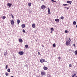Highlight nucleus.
<instances>
[{"mask_svg":"<svg viewBox=\"0 0 77 77\" xmlns=\"http://www.w3.org/2000/svg\"><path fill=\"white\" fill-rule=\"evenodd\" d=\"M70 44V41L67 40L66 42V45H69Z\"/></svg>","mask_w":77,"mask_h":77,"instance_id":"f257e3e1","label":"nucleus"},{"mask_svg":"<svg viewBox=\"0 0 77 77\" xmlns=\"http://www.w3.org/2000/svg\"><path fill=\"white\" fill-rule=\"evenodd\" d=\"M40 62L41 63H43V62H45V59H40Z\"/></svg>","mask_w":77,"mask_h":77,"instance_id":"f03ea898","label":"nucleus"},{"mask_svg":"<svg viewBox=\"0 0 77 77\" xmlns=\"http://www.w3.org/2000/svg\"><path fill=\"white\" fill-rule=\"evenodd\" d=\"M11 25H14L15 24V22H14V20H11Z\"/></svg>","mask_w":77,"mask_h":77,"instance_id":"7ed1b4c3","label":"nucleus"},{"mask_svg":"<svg viewBox=\"0 0 77 77\" xmlns=\"http://www.w3.org/2000/svg\"><path fill=\"white\" fill-rule=\"evenodd\" d=\"M18 53L20 55H23L24 54V52L23 51H19Z\"/></svg>","mask_w":77,"mask_h":77,"instance_id":"20e7f679","label":"nucleus"},{"mask_svg":"<svg viewBox=\"0 0 77 77\" xmlns=\"http://www.w3.org/2000/svg\"><path fill=\"white\" fill-rule=\"evenodd\" d=\"M45 8H46L45 6L44 5H42L41 6V8L42 9H45Z\"/></svg>","mask_w":77,"mask_h":77,"instance_id":"39448f33","label":"nucleus"},{"mask_svg":"<svg viewBox=\"0 0 77 77\" xmlns=\"http://www.w3.org/2000/svg\"><path fill=\"white\" fill-rule=\"evenodd\" d=\"M41 74L42 75H44L45 74V72H41Z\"/></svg>","mask_w":77,"mask_h":77,"instance_id":"423d86ee","label":"nucleus"},{"mask_svg":"<svg viewBox=\"0 0 77 77\" xmlns=\"http://www.w3.org/2000/svg\"><path fill=\"white\" fill-rule=\"evenodd\" d=\"M48 14H51V13L50 12V8H48Z\"/></svg>","mask_w":77,"mask_h":77,"instance_id":"0eeeda50","label":"nucleus"},{"mask_svg":"<svg viewBox=\"0 0 77 77\" xmlns=\"http://www.w3.org/2000/svg\"><path fill=\"white\" fill-rule=\"evenodd\" d=\"M12 4L11 3H8L7 4V6H9V7L10 8L11 7V6H12Z\"/></svg>","mask_w":77,"mask_h":77,"instance_id":"6e6552de","label":"nucleus"},{"mask_svg":"<svg viewBox=\"0 0 77 77\" xmlns=\"http://www.w3.org/2000/svg\"><path fill=\"white\" fill-rule=\"evenodd\" d=\"M43 69H44V70H47L48 69V67L44 66L43 67Z\"/></svg>","mask_w":77,"mask_h":77,"instance_id":"1a4fd4ad","label":"nucleus"},{"mask_svg":"<svg viewBox=\"0 0 77 77\" xmlns=\"http://www.w3.org/2000/svg\"><path fill=\"white\" fill-rule=\"evenodd\" d=\"M67 3H69V4H70V5H71V3H72V1H67Z\"/></svg>","mask_w":77,"mask_h":77,"instance_id":"9d476101","label":"nucleus"},{"mask_svg":"<svg viewBox=\"0 0 77 77\" xmlns=\"http://www.w3.org/2000/svg\"><path fill=\"white\" fill-rule=\"evenodd\" d=\"M21 26L22 28H24L25 27V24H23L21 25Z\"/></svg>","mask_w":77,"mask_h":77,"instance_id":"9b49d317","label":"nucleus"},{"mask_svg":"<svg viewBox=\"0 0 77 77\" xmlns=\"http://www.w3.org/2000/svg\"><path fill=\"white\" fill-rule=\"evenodd\" d=\"M19 42H23V39L21 38L19 39Z\"/></svg>","mask_w":77,"mask_h":77,"instance_id":"f8f14e48","label":"nucleus"},{"mask_svg":"<svg viewBox=\"0 0 77 77\" xmlns=\"http://www.w3.org/2000/svg\"><path fill=\"white\" fill-rule=\"evenodd\" d=\"M55 21H57V22H59V19H55Z\"/></svg>","mask_w":77,"mask_h":77,"instance_id":"ddd939ff","label":"nucleus"},{"mask_svg":"<svg viewBox=\"0 0 77 77\" xmlns=\"http://www.w3.org/2000/svg\"><path fill=\"white\" fill-rule=\"evenodd\" d=\"M17 24H19V23H20V20H19L18 19L17 20Z\"/></svg>","mask_w":77,"mask_h":77,"instance_id":"4468645a","label":"nucleus"},{"mask_svg":"<svg viewBox=\"0 0 77 77\" xmlns=\"http://www.w3.org/2000/svg\"><path fill=\"white\" fill-rule=\"evenodd\" d=\"M73 24H74V25H76V24H77V23L75 21H74L73 22Z\"/></svg>","mask_w":77,"mask_h":77,"instance_id":"2eb2a0df","label":"nucleus"},{"mask_svg":"<svg viewBox=\"0 0 77 77\" xmlns=\"http://www.w3.org/2000/svg\"><path fill=\"white\" fill-rule=\"evenodd\" d=\"M32 27L33 28H35V24H32Z\"/></svg>","mask_w":77,"mask_h":77,"instance_id":"dca6fc26","label":"nucleus"},{"mask_svg":"<svg viewBox=\"0 0 77 77\" xmlns=\"http://www.w3.org/2000/svg\"><path fill=\"white\" fill-rule=\"evenodd\" d=\"M47 77H51V76L50 75V74H48L47 75Z\"/></svg>","mask_w":77,"mask_h":77,"instance_id":"f3484780","label":"nucleus"},{"mask_svg":"<svg viewBox=\"0 0 77 77\" xmlns=\"http://www.w3.org/2000/svg\"><path fill=\"white\" fill-rule=\"evenodd\" d=\"M25 48H28V47H29V46H28V45H25Z\"/></svg>","mask_w":77,"mask_h":77,"instance_id":"a211bd4d","label":"nucleus"},{"mask_svg":"<svg viewBox=\"0 0 77 77\" xmlns=\"http://www.w3.org/2000/svg\"><path fill=\"white\" fill-rule=\"evenodd\" d=\"M8 54V52H5L4 53V55L5 56V55H7Z\"/></svg>","mask_w":77,"mask_h":77,"instance_id":"6ab92c4d","label":"nucleus"},{"mask_svg":"<svg viewBox=\"0 0 77 77\" xmlns=\"http://www.w3.org/2000/svg\"><path fill=\"white\" fill-rule=\"evenodd\" d=\"M53 46L54 47H56V44L55 43L53 44Z\"/></svg>","mask_w":77,"mask_h":77,"instance_id":"aec40b11","label":"nucleus"},{"mask_svg":"<svg viewBox=\"0 0 77 77\" xmlns=\"http://www.w3.org/2000/svg\"><path fill=\"white\" fill-rule=\"evenodd\" d=\"M5 75H6V76H8V75H9V73H7V72H6L5 73Z\"/></svg>","mask_w":77,"mask_h":77,"instance_id":"412c9836","label":"nucleus"},{"mask_svg":"<svg viewBox=\"0 0 77 77\" xmlns=\"http://www.w3.org/2000/svg\"><path fill=\"white\" fill-rule=\"evenodd\" d=\"M65 33H69V32L66 30L65 31Z\"/></svg>","mask_w":77,"mask_h":77,"instance_id":"4be33fe9","label":"nucleus"},{"mask_svg":"<svg viewBox=\"0 0 77 77\" xmlns=\"http://www.w3.org/2000/svg\"><path fill=\"white\" fill-rule=\"evenodd\" d=\"M5 18H6V17H5V16H3L2 17V19L3 20H5Z\"/></svg>","mask_w":77,"mask_h":77,"instance_id":"5701e85b","label":"nucleus"},{"mask_svg":"<svg viewBox=\"0 0 77 77\" xmlns=\"http://www.w3.org/2000/svg\"><path fill=\"white\" fill-rule=\"evenodd\" d=\"M64 18V17L63 16H62L60 17V19H61V20H63V19Z\"/></svg>","mask_w":77,"mask_h":77,"instance_id":"b1692460","label":"nucleus"},{"mask_svg":"<svg viewBox=\"0 0 77 77\" xmlns=\"http://www.w3.org/2000/svg\"><path fill=\"white\" fill-rule=\"evenodd\" d=\"M51 1L53 2H55V3H57V2H56V1H54L53 0H51Z\"/></svg>","mask_w":77,"mask_h":77,"instance_id":"393cba45","label":"nucleus"},{"mask_svg":"<svg viewBox=\"0 0 77 77\" xmlns=\"http://www.w3.org/2000/svg\"><path fill=\"white\" fill-rule=\"evenodd\" d=\"M63 5L64 6H68V5L63 4Z\"/></svg>","mask_w":77,"mask_h":77,"instance_id":"a878e982","label":"nucleus"},{"mask_svg":"<svg viewBox=\"0 0 77 77\" xmlns=\"http://www.w3.org/2000/svg\"><path fill=\"white\" fill-rule=\"evenodd\" d=\"M28 6H31V3H28Z\"/></svg>","mask_w":77,"mask_h":77,"instance_id":"bb28decb","label":"nucleus"},{"mask_svg":"<svg viewBox=\"0 0 77 77\" xmlns=\"http://www.w3.org/2000/svg\"><path fill=\"white\" fill-rule=\"evenodd\" d=\"M51 31H53V30H54V29L53 28H52L51 29Z\"/></svg>","mask_w":77,"mask_h":77,"instance_id":"cd10ccee","label":"nucleus"},{"mask_svg":"<svg viewBox=\"0 0 77 77\" xmlns=\"http://www.w3.org/2000/svg\"><path fill=\"white\" fill-rule=\"evenodd\" d=\"M11 16L12 18H14V16H13V15H12V14H11Z\"/></svg>","mask_w":77,"mask_h":77,"instance_id":"c85d7f7f","label":"nucleus"},{"mask_svg":"<svg viewBox=\"0 0 77 77\" xmlns=\"http://www.w3.org/2000/svg\"><path fill=\"white\" fill-rule=\"evenodd\" d=\"M75 55H77V51H76L75 52Z\"/></svg>","mask_w":77,"mask_h":77,"instance_id":"c756f323","label":"nucleus"},{"mask_svg":"<svg viewBox=\"0 0 77 77\" xmlns=\"http://www.w3.org/2000/svg\"><path fill=\"white\" fill-rule=\"evenodd\" d=\"M23 33H25L26 32L25 30H24V29H23Z\"/></svg>","mask_w":77,"mask_h":77,"instance_id":"7c9ffc66","label":"nucleus"},{"mask_svg":"<svg viewBox=\"0 0 77 77\" xmlns=\"http://www.w3.org/2000/svg\"><path fill=\"white\" fill-rule=\"evenodd\" d=\"M64 8H65L66 9H69V8H67L66 7H65Z\"/></svg>","mask_w":77,"mask_h":77,"instance_id":"2f4dec72","label":"nucleus"},{"mask_svg":"<svg viewBox=\"0 0 77 77\" xmlns=\"http://www.w3.org/2000/svg\"><path fill=\"white\" fill-rule=\"evenodd\" d=\"M9 72H10V69H8V70H7Z\"/></svg>","mask_w":77,"mask_h":77,"instance_id":"473e14b6","label":"nucleus"},{"mask_svg":"<svg viewBox=\"0 0 77 77\" xmlns=\"http://www.w3.org/2000/svg\"><path fill=\"white\" fill-rule=\"evenodd\" d=\"M5 68L6 69H7V68H8V65H6V67H5Z\"/></svg>","mask_w":77,"mask_h":77,"instance_id":"72a5a7b5","label":"nucleus"},{"mask_svg":"<svg viewBox=\"0 0 77 77\" xmlns=\"http://www.w3.org/2000/svg\"><path fill=\"white\" fill-rule=\"evenodd\" d=\"M72 65L71 64H70L69 65V67H72Z\"/></svg>","mask_w":77,"mask_h":77,"instance_id":"f704fd0d","label":"nucleus"},{"mask_svg":"<svg viewBox=\"0 0 77 77\" xmlns=\"http://www.w3.org/2000/svg\"><path fill=\"white\" fill-rule=\"evenodd\" d=\"M58 59H59V60H60V57H59Z\"/></svg>","mask_w":77,"mask_h":77,"instance_id":"c9c22d12","label":"nucleus"},{"mask_svg":"<svg viewBox=\"0 0 77 77\" xmlns=\"http://www.w3.org/2000/svg\"><path fill=\"white\" fill-rule=\"evenodd\" d=\"M38 54H39V55H41V54H40L39 52H38Z\"/></svg>","mask_w":77,"mask_h":77,"instance_id":"e433bc0d","label":"nucleus"},{"mask_svg":"<svg viewBox=\"0 0 77 77\" xmlns=\"http://www.w3.org/2000/svg\"><path fill=\"white\" fill-rule=\"evenodd\" d=\"M69 40H70V41H71V39H70L69 38Z\"/></svg>","mask_w":77,"mask_h":77,"instance_id":"4c0bfd02","label":"nucleus"},{"mask_svg":"<svg viewBox=\"0 0 77 77\" xmlns=\"http://www.w3.org/2000/svg\"><path fill=\"white\" fill-rule=\"evenodd\" d=\"M73 46H74V47H75V44H73Z\"/></svg>","mask_w":77,"mask_h":77,"instance_id":"58836bf2","label":"nucleus"},{"mask_svg":"<svg viewBox=\"0 0 77 77\" xmlns=\"http://www.w3.org/2000/svg\"><path fill=\"white\" fill-rule=\"evenodd\" d=\"M72 75L73 76H72V77H74V75Z\"/></svg>","mask_w":77,"mask_h":77,"instance_id":"ea45409f","label":"nucleus"},{"mask_svg":"<svg viewBox=\"0 0 77 77\" xmlns=\"http://www.w3.org/2000/svg\"><path fill=\"white\" fill-rule=\"evenodd\" d=\"M53 32V31H51V33H52V32Z\"/></svg>","mask_w":77,"mask_h":77,"instance_id":"a19ab883","label":"nucleus"},{"mask_svg":"<svg viewBox=\"0 0 77 77\" xmlns=\"http://www.w3.org/2000/svg\"><path fill=\"white\" fill-rule=\"evenodd\" d=\"M74 76L76 75V74H74Z\"/></svg>","mask_w":77,"mask_h":77,"instance_id":"79ce46f5","label":"nucleus"},{"mask_svg":"<svg viewBox=\"0 0 77 77\" xmlns=\"http://www.w3.org/2000/svg\"><path fill=\"white\" fill-rule=\"evenodd\" d=\"M42 46L43 47H44V45H42Z\"/></svg>","mask_w":77,"mask_h":77,"instance_id":"37998d69","label":"nucleus"},{"mask_svg":"<svg viewBox=\"0 0 77 77\" xmlns=\"http://www.w3.org/2000/svg\"><path fill=\"white\" fill-rule=\"evenodd\" d=\"M10 77H14L13 76H11Z\"/></svg>","mask_w":77,"mask_h":77,"instance_id":"c03bdc74","label":"nucleus"},{"mask_svg":"<svg viewBox=\"0 0 77 77\" xmlns=\"http://www.w3.org/2000/svg\"><path fill=\"white\" fill-rule=\"evenodd\" d=\"M76 28H77V25L76 26Z\"/></svg>","mask_w":77,"mask_h":77,"instance_id":"a18cd8bd","label":"nucleus"},{"mask_svg":"<svg viewBox=\"0 0 77 77\" xmlns=\"http://www.w3.org/2000/svg\"><path fill=\"white\" fill-rule=\"evenodd\" d=\"M75 77H77V76H76Z\"/></svg>","mask_w":77,"mask_h":77,"instance_id":"49530a36","label":"nucleus"}]
</instances>
